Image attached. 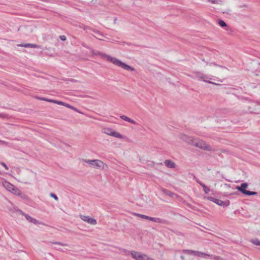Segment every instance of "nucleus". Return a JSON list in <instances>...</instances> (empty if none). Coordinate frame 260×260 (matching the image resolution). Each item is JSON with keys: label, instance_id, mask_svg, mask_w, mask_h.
<instances>
[{"label": "nucleus", "instance_id": "f257e3e1", "mask_svg": "<svg viewBox=\"0 0 260 260\" xmlns=\"http://www.w3.org/2000/svg\"><path fill=\"white\" fill-rule=\"evenodd\" d=\"M92 54L94 55H100L101 57L103 59H106L108 61L112 62L115 65L120 67L122 69L126 70H131L132 71H134L135 70V69L133 68H132L131 67L129 66L127 64H126L125 63L122 62L120 60L117 59V58L112 57L109 55H107L105 53H103L99 51H95L94 50H92L91 51Z\"/></svg>", "mask_w": 260, "mask_h": 260}, {"label": "nucleus", "instance_id": "f03ea898", "mask_svg": "<svg viewBox=\"0 0 260 260\" xmlns=\"http://www.w3.org/2000/svg\"><path fill=\"white\" fill-rule=\"evenodd\" d=\"M81 160L88 164L90 167L96 169H104L105 167L107 166L103 161L100 159L89 160L86 159H81Z\"/></svg>", "mask_w": 260, "mask_h": 260}, {"label": "nucleus", "instance_id": "7ed1b4c3", "mask_svg": "<svg viewBox=\"0 0 260 260\" xmlns=\"http://www.w3.org/2000/svg\"><path fill=\"white\" fill-rule=\"evenodd\" d=\"M191 144L197 147L200 148L201 149L211 151L212 148L211 146L208 144H207L204 141L200 140L193 139L191 140Z\"/></svg>", "mask_w": 260, "mask_h": 260}, {"label": "nucleus", "instance_id": "20e7f679", "mask_svg": "<svg viewBox=\"0 0 260 260\" xmlns=\"http://www.w3.org/2000/svg\"><path fill=\"white\" fill-rule=\"evenodd\" d=\"M247 187H248V184L246 183H242L240 186H236V189L238 191H241L242 193L246 194V195L251 196V195L257 194V192L251 191L246 190L245 188H246Z\"/></svg>", "mask_w": 260, "mask_h": 260}, {"label": "nucleus", "instance_id": "39448f33", "mask_svg": "<svg viewBox=\"0 0 260 260\" xmlns=\"http://www.w3.org/2000/svg\"><path fill=\"white\" fill-rule=\"evenodd\" d=\"M102 132H103V133H104L108 135L117 138H119V139H122L124 138V137L121 134H120L119 133H118L116 131L113 130L111 128H109V127L104 128L102 129Z\"/></svg>", "mask_w": 260, "mask_h": 260}, {"label": "nucleus", "instance_id": "423d86ee", "mask_svg": "<svg viewBox=\"0 0 260 260\" xmlns=\"http://www.w3.org/2000/svg\"><path fill=\"white\" fill-rule=\"evenodd\" d=\"M193 74L194 75L196 78L201 79L204 82L212 84L217 85V84H216L214 82L207 80L208 79H212V78H209L207 75H205L201 72L196 71L193 73Z\"/></svg>", "mask_w": 260, "mask_h": 260}, {"label": "nucleus", "instance_id": "0eeeda50", "mask_svg": "<svg viewBox=\"0 0 260 260\" xmlns=\"http://www.w3.org/2000/svg\"><path fill=\"white\" fill-rule=\"evenodd\" d=\"M3 186L6 189L14 194L16 195V194H18L19 192V189L18 188L16 187L13 184L8 182L6 181L4 182Z\"/></svg>", "mask_w": 260, "mask_h": 260}, {"label": "nucleus", "instance_id": "6e6552de", "mask_svg": "<svg viewBox=\"0 0 260 260\" xmlns=\"http://www.w3.org/2000/svg\"><path fill=\"white\" fill-rule=\"evenodd\" d=\"M37 174L31 171L28 172L25 174V178H23L21 182L27 184L29 183L32 178H36Z\"/></svg>", "mask_w": 260, "mask_h": 260}, {"label": "nucleus", "instance_id": "1a4fd4ad", "mask_svg": "<svg viewBox=\"0 0 260 260\" xmlns=\"http://www.w3.org/2000/svg\"><path fill=\"white\" fill-rule=\"evenodd\" d=\"M207 199L208 200L211 201L216 203V204H217L218 205L220 206L225 207V206H227L229 205V204H230V201H227L226 202H223L221 200H220L211 197H207Z\"/></svg>", "mask_w": 260, "mask_h": 260}, {"label": "nucleus", "instance_id": "9d476101", "mask_svg": "<svg viewBox=\"0 0 260 260\" xmlns=\"http://www.w3.org/2000/svg\"><path fill=\"white\" fill-rule=\"evenodd\" d=\"M196 256H198V257H205L206 256H207L214 260H223V259L220 256H215V255H209L207 253H203V252H202L200 251H198L197 252Z\"/></svg>", "mask_w": 260, "mask_h": 260}, {"label": "nucleus", "instance_id": "9b49d317", "mask_svg": "<svg viewBox=\"0 0 260 260\" xmlns=\"http://www.w3.org/2000/svg\"><path fill=\"white\" fill-rule=\"evenodd\" d=\"M80 217L82 220L91 225H95L97 223L95 219H94L93 218L90 217L88 216L81 215Z\"/></svg>", "mask_w": 260, "mask_h": 260}, {"label": "nucleus", "instance_id": "f8f14e48", "mask_svg": "<svg viewBox=\"0 0 260 260\" xmlns=\"http://www.w3.org/2000/svg\"><path fill=\"white\" fill-rule=\"evenodd\" d=\"M193 178L194 179H196V181L199 183L200 184V185L201 186H202V187L203 188V189H204V192H205V193H208L209 191H210V189L209 188H208L206 185H205L204 183H203L202 182H201V181H200L198 179H197L196 177L195 176H193Z\"/></svg>", "mask_w": 260, "mask_h": 260}, {"label": "nucleus", "instance_id": "ddd939ff", "mask_svg": "<svg viewBox=\"0 0 260 260\" xmlns=\"http://www.w3.org/2000/svg\"><path fill=\"white\" fill-rule=\"evenodd\" d=\"M17 46H19V47H30L31 48H37L39 47V46L36 44H30V43L20 44L17 45Z\"/></svg>", "mask_w": 260, "mask_h": 260}, {"label": "nucleus", "instance_id": "4468645a", "mask_svg": "<svg viewBox=\"0 0 260 260\" xmlns=\"http://www.w3.org/2000/svg\"><path fill=\"white\" fill-rule=\"evenodd\" d=\"M164 164L166 165V166L169 168L173 169L175 168L176 167L175 164L173 161L169 159L166 160L164 162Z\"/></svg>", "mask_w": 260, "mask_h": 260}, {"label": "nucleus", "instance_id": "2eb2a0df", "mask_svg": "<svg viewBox=\"0 0 260 260\" xmlns=\"http://www.w3.org/2000/svg\"><path fill=\"white\" fill-rule=\"evenodd\" d=\"M25 217L29 222L34 223L35 224H38L40 223V222L38 220L35 218H33L28 215L25 214Z\"/></svg>", "mask_w": 260, "mask_h": 260}, {"label": "nucleus", "instance_id": "dca6fc26", "mask_svg": "<svg viewBox=\"0 0 260 260\" xmlns=\"http://www.w3.org/2000/svg\"><path fill=\"white\" fill-rule=\"evenodd\" d=\"M120 118L121 119H122V120L125 121H127V122H128L129 123H131L132 124H136V122L135 121H134V120L129 118V117H128L127 116H125V115H121L120 116Z\"/></svg>", "mask_w": 260, "mask_h": 260}, {"label": "nucleus", "instance_id": "f3484780", "mask_svg": "<svg viewBox=\"0 0 260 260\" xmlns=\"http://www.w3.org/2000/svg\"><path fill=\"white\" fill-rule=\"evenodd\" d=\"M197 251H194L190 249H184L183 250V252L189 255H193L196 256Z\"/></svg>", "mask_w": 260, "mask_h": 260}, {"label": "nucleus", "instance_id": "a211bd4d", "mask_svg": "<svg viewBox=\"0 0 260 260\" xmlns=\"http://www.w3.org/2000/svg\"><path fill=\"white\" fill-rule=\"evenodd\" d=\"M150 221L159 223H164L165 222V220L159 218L151 217Z\"/></svg>", "mask_w": 260, "mask_h": 260}, {"label": "nucleus", "instance_id": "6ab92c4d", "mask_svg": "<svg viewBox=\"0 0 260 260\" xmlns=\"http://www.w3.org/2000/svg\"><path fill=\"white\" fill-rule=\"evenodd\" d=\"M181 138L183 141H186L188 143H189L190 142H191V140H193L191 138L189 137L187 135H181Z\"/></svg>", "mask_w": 260, "mask_h": 260}, {"label": "nucleus", "instance_id": "aec40b11", "mask_svg": "<svg viewBox=\"0 0 260 260\" xmlns=\"http://www.w3.org/2000/svg\"><path fill=\"white\" fill-rule=\"evenodd\" d=\"M94 34H92L94 37L96 38L97 39L102 40L103 39L102 37H103V35L99 31H93Z\"/></svg>", "mask_w": 260, "mask_h": 260}, {"label": "nucleus", "instance_id": "412c9836", "mask_svg": "<svg viewBox=\"0 0 260 260\" xmlns=\"http://www.w3.org/2000/svg\"><path fill=\"white\" fill-rule=\"evenodd\" d=\"M135 215L142 218V219H147L149 220H150V219L151 217H150V216H148L147 215H145L141 214H139V213H135Z\"/></svg>", "mask_w": 260, "mask_h": 260}, {"label": "nucleus", "instance_id": "4be33fe9", "mask_svg": "<svg viewBox=\"0 0 260 260\" xmlns=\"http://www.w3.org/2000/svg\"><path fill=\"white\" fill-rule=\"evenodd\" d=\"M16 195L20 197L21 199H22L24 200H27L28 199V198L27 197V196L24 193H22L20 190H19V193L16 194Z\"/></svg>", "mask_w": 260, "mask_h": 260}, {"label": "nucleus", "instance_id": "5701e85b", "mask_svg": "<svg viewBox=\"0 0 260 260\" xmlns=\"http://www.w3.org/2000/svg\"><path fill=\"white\" fill-rule=\"evenodd\" d=\"M221 11L223 14L230 15V14H231V13L232 12V10L230 8H228L226 9L222 8V9H221Z\"/></svg>", "mask_w": 260, "mask_h": 260}, {"label": "nucleus", "instance_id": "b1692460", "mask_svg": "<svg viewBox=\"0 0 260 260\" xmlns=\"http://www.w3.org/2000/svg\"><path fill=\"white\" fill-rule=\"evenodd\" d=\"M161 191L165 193L166 194L170 196V197H173L174 195H175V193L172 192L169 190H166V189L162 188L161 189Z\"/></svg>", "mask_w": 260, "mask_h": 260}, {"label": "nucleus", "instance_id": "393cba45", "mask_svg": "<svg viewBox=\"0 0 260 260\" xmlns=\"http://www.w3.org/2000/svg\"><path fill=\"white\" fill-rule=\"evenodd\" d=\"M250 242L254 245L260 246V241L257 239H252Z\"/></svg>", "mask_w": 260, "mask_h": 260}, {"label": "nucleus", "instance_id": "a878e982", "mask_svg": "<svg viewBox=\"0 0 260 260\" xmlns=\"http://www.w3.org/2000/svg\"><path fill=\"white\" fill-rule=\"evenodd\" d=\"M209 2H210L212 4H219L221 5L222 4V0H208Z\"/></svg>", "mask_w": 260, "mask_h": 260}, {"label": "nucleus", "instance_id": "bb28decb", "mask_svg": "<svg viewBox=\"0 0 260 260\" xmlns=\"http://www.w3.org/2000/svg\"><path fill=\"white\" fill-rule=\"evenodd\" d=\"M218 24L222 27H224L227 26L226 23L222 20H219L218 21Z\"/></svg>", "mask_w": 260, "mask_h": 260}, {"label": "nucleus", "instance_id": "cd10ccee", "mask_svg": "<svg viewBox=\"0 0 260 260\" xmlns=\"http://www.w3.org/2000/svg\"><path fill=\"white\" fill-rule=\"evenodd\" d=\"M50 243H52V244H57V245H61V246H68V244H66V243H61V242H50Z\"/></svg>", "mask_w": 260, "mask_h": 260}, {"label": "nucleus", "instance_id": "c85d7f7f", "mask_svg": "<svg viewBox=\"0 0 260 260\" xmlns=\"http://www.w3.org/2000/svg\"><path fill=\"white\" fill-rule=\"evenodd\" d=\"M211 64H213V65H214V66H216V67H218L219 68H220V69H221L222 70H227V69H226L225 67H223V66H218V65H217V64L216 63H211L210 64V65H211Z\"/></svg>", "mask_w": 260, "mask_h": 260}, {"label": "nucleus", "instance_id": "c756f323", "mask_svg": "<svg viewBox=\"0 0 260 260\" xmlns=\"http://www.w3.org/2000/svg\"><path fill=\"white\" fill-rule=\"evenodd\" d=\"M50 197L54 198L56 201L58 200V198L57 197L56 194L53 193H51L50 194Z\"/></svg>", "mask_w": 260, "mask_h": 260}, {"label": "nucleus", "instance_id": "7c9ffc66", "mask_svg": "<svg viewBox=\"0 0 260 260\" xmlns=\"http://www.w3.org/2000/svg\"><path fill=\"white\" fill-rule=\"evenodd\" d=\"M55 104H58L59 105L64 106L65 105V103L61 102V101H56V102H55Z\"/></svg>", "mask_w": 260, "mask_h": 260}, {"label": "nucleus", "instance_id": "2f4dec72", "mask_svg": "<svg viewBox=\"0 0 260 260\" xmlns=\"http://www.w3.org/2000/svg\"><path fill=\"white\" fill-rule=\"evenodd\" d=\"M79 27L80 28H83V29H84V30H87V29L89 28V27H88V26H85V25H83V24H82V25H80L79 26Z\"/></svg>", "mask_w": 260, "mask_h": 260}, {"label": "nucleus", "instance_id": "473e14b6", "mask_svg": "<svg viewBox=\"0 0 260 260\" xmlns=\"http://www.w3.org/2000/svg\"><path fill=\"white\" fill-rule=\"evenodd\" d=\"M59 38L62 41H65L66 40V37L64 35L60 36Z\"/></svg>", "mask_w": 260, "mask_h": 260}, {"label": "nucleus", "instance_id": "72a5a7b5", "mask_svg": "<svg viewBox=\"0 0 260 260\" xmlns=\"http://www.w3.org/2000/svg\"><path fill=\"white\" fill-rule=\"evenodd\" d=\"M7 117V115L6 114L3 113H0V118H5Z\"/></svg>", "mask_w": 260, "mask_h": 260}, {"label": "nucleus", "instance_id": "f704fd0d", "mask_svg": "<svg viewBox=\"0 0 260 260\" xmlns=\"http://www.w3.org/2000/svg\"><path fill=\"white\" fill-rule=\"evenodd\" d=\"M0 144L6 145L8 144V143L4 141L0 140Z\"/></svg>", "mask_w": 260, "mask_h": 260}, {"label": "nucleus", "instance_id": "c9c22d12", "mask_svg": "<svg viewBox=\"0 0 260 260\" xmlns=\"http://www.w3.org/2000/svg\"><path fill=\"white\" fill-rule=\"evenodd\" d=\"M65 107H67V108H70V109H72V106L68 104H67L65 103V105H64Z\"/></svg>", "mask_w": 260, "mask_h": 260}, {"label": "nucleus", "instance_id": "e433bc0d", "mask_svg": "<svg viewBox=\"0 0 260 260\" xmlns=\"http://www.w3.org/2000/svg\"><path fill=\"white\" fill-rule=\"evenodd\" d=\"M56 100H50V99H48V100H47V102H50V103H54V104H55V102H56Z\"/></svg>", "mask_w": 260, "mask_h": 260}, {"label": "nucleus", "instance_id": "4c0bfd02", "mask_svg": "<svg viewBox=\"0 0 260 260\" xmlns=\"http://www.w3.org/2000/svg\"><path fill=\"white\" fill-rule=\"evenodd\" d=\"M1 165L4 166L6 169L7 170H8V166L6 165V164H5L4 162H1Z\"/></svg>", "mask_w": 260, "mask_h": 260}, {"label": "nucleus", "instance_id": "58836bf2", "mask_svg": "<svg viewBox=\"0 0 260 260\" xmlns=\"http://www.w3.org/2000/svg\"><path fill=\"white\" fill-rule=\"evenodd\" d=\"M72 109H73V110H74V111H76L77 112H79L77 108H76L75 107H73V106L72 107Z\"/></svg>", "mask_w": 260, "mask_h": 260}, {"label": "nucleus", "instance_id": "ea45409f", "mask_svg": "<svg viewBox=\"0 0 260 260\" xmlns=\"http://www.w3.org/2000/svg\"><path fill=\"white\" fill-rule=\"evenodd\" d=\"M38 99L41 100H43V101H47V100H48L47 99H46V98H39Z\"/></svg>", "mask_w": 260, "mask_h": 260}, {"label": "nucleus", "instance_id": "a19ab883", "mask_svg": "<svg viewBox=\"0 0 260 260\" xmlns=\"http://www.w3.org/2000/svg\"><path fill=\"white\" fill-rule=\"evenodd\" d=\"M240 8H244V7H247L246 5H243L240 6Z\"/></svg>", "mask_w": 260, "mask_h": 260}, {"label": "nucleus", "instance_id": "79ce46f5", "mask_svg": "<svg viewBox=\"0 0 260 260\" xmlns=\"http://www.w3.org/2000/svg\"><path fill=\"white\" fill-rule=\"evenodd\" d=\"M224 185L227 187H230V184H224Z\"/></svg>", "mask_w": 260, "mask_h": 260}, {"label": "nucleus", "instance_id": "37998d69", "mask_svg": "<svg viewBox=\"0 0 260 260\" xmlns=\"http://www.w3.org/2000/svg\"><path fill=\"white\" fill-rule=\"evenodd\" d=\"M116 20H117L116 18H115L114 21L115 23L116 22Z\"/></svg>", "mask_w": 260, "mask_h": 260}, {"label": "nucleus", "instance_id": "c03bdc74", "mask_svg": "<svg viewBox=\"0 0 260 260\" xmlns=\"http://www.w3.org/2000/svg\"><path fill=\"white\" fill-rule=\"evenodd\" d=\"M56 249L58 250H60V249L57 248H55Z\"/></svg>", "mask_w": 260, "mask_h": 260}]
</instances>
